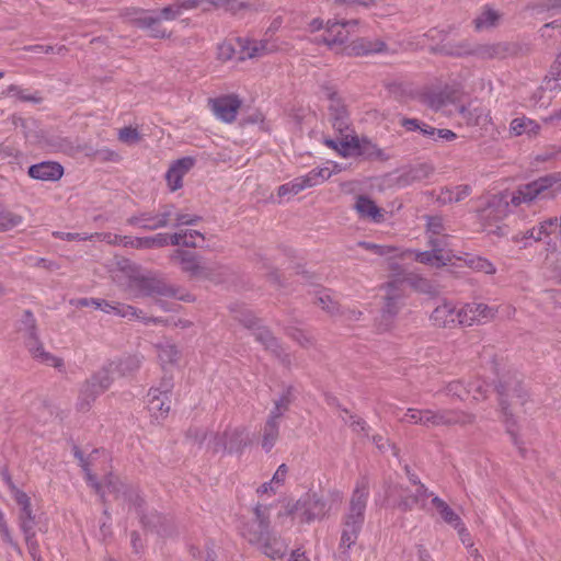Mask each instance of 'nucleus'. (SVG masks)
Segmentation results:
<instances>
[{
  "label": "nucleus",
  "instance_id": "1",
  "mask_svg": "<svg viewBox=\"0 0 561 561\" xmlns=\"http://www.w3.org/2000/svg\"><path fill=\"white\" fill-rule=\"evenodd\" d=\"M560 192L561 175L551 174L520 185L512 193L510 201L506 193L491 195L486 198L485 205L479 209L480 221L485 231L503 236V228L495 226L493 229V226L508 215L510 204L518 207L522 204H529L537 198H552Z\"/></svg>",
  "mask_w": 561,
  "mask_h": 561
},
{
  "label": "nucleus",
  "instance_id": "2",
  "mask_svg": "<svg viewBox=\"0 0 561 561\" xmlns=\"http://www.w3.org/2000/svg\"><path fill=\"white\" fill-rule=\"evenodd\" d=\"M492 369L496 376L494 380L500 396V407L506 420L515 421L528 411L530 396L523 385L517 371L505 362L494 359Z\"/></svg>",
  "mask_w": 561,
  "mask_h": 561
},
{
  "label": "nucleus",
  "instance_id": "3",
  "mask_svg": "<svg viewBox=\"0 0 561 561\" xmlns=\"http://www.w3.org/2000/svg\"><path fill=\"white\" fill-rule=\"evenodd\" d=\"M182 14L176 1L159 9L144 10L138 8L126 9L123 15L134 25L148 32L149 36L157 39H168L172 32L162 25L163 21L171 22Z\"/></svg>",
  "mask_w": 561,
  "mask_h": 561
},
{
  "label": "nucleus",
  "instance_id": "4",
  "mask_svg": "<svg viewBox=\"0 0 561 561\" xmlns=\"http://www.w3.org/2000/svg\"><path fill=\"white\" fill-rule=\"evenodd\" d=\"M251 443L249 430L239 424H227L204 433L202 444L213 454L240 455Z\"/></svg>",
  "mask_w": 561,
  "mask_h": 561
},
{
  "label": "nucleus",
  "instance_id": "5",
  "mask_svg": "<svg viewBox=\"0 0 561 561\" xmlns=\"http://www.w3.org/2000/svg\"><path fill=\"white\" fill-rule=\"evenodd\" d=\"M20 332L25 337L26 347L33 359L39 364L57 368H64V359L45 350L39 341L36 330V321L30 311H25L21 320Z\"/></svg>",
  "mask_w": 561,
  "mask_h": 561
},
{
  "label": "nucleus",
  "instance_id": "6",
  "mask_svg": "<svg viewBox=\"0 0 561 561\" xmlns=\"http://www.w3.org/2000/svg\"><path fill=\"white\" fill-rule=\"evenodd\" d=\"M128 287L136 297L141 296H164L173 297L182 301L192 302L195 300L194 296L190 293H180L178 288H174L156 277L145 275L136 272L129 278Z\"/></svg>",
  "mask_w": 561,
  "mask_h": 561
},
{
  "label": "nucleus",
  "instance_id": "7",
  "mask_svg": "<svg viewBox=\"0 0 561 561\" xmlns=\"http://www.w3.org/2000/svg\"><path fill=\"white\" fill-rule=\"evenodd\" d=\"M87 479L104 502L108 496H113L123 507L140 505L141 499L138 493L124 484L117 477L107 476L102 482H98L90 472H87Z\"/></svg>",
  "mask_w": 561,
  "mask_h": 561
},
{
  "label": "nucleus",
  "instance_id": "8",
  "mask_svg": "<svg viewBox=\"0 0 561 561\" xmlns=\"http://www.w3.org/2000/svg\"><path fill=\"white\" fill-rule=\"evenodd\" d=\"M358 22L352 21H331L325 24V34L322 35L321 42L336 54L346 55L345 48L350 44V38L357 30Z\"/></svg>",
  "mask_w": 561,
  "mask_h": 561
},
{
  "label": "nucleus",
  "instance_id": "9",
  "mask_svg": "<svg viewBox=\"0 0 561 561\" xmlns=\"http://www.w3.org/2000/svg\"><path fill=\"white\" fill-rule=\"evenodd\" d=\"M237 45L239 62L260 59L279 50L276 43L268 38L241 36L237 37Z\"/></svg>",
  "mask_w": 561,
  "mask_h": 561
},
{
  "label": "nucleus",
  "instance_id": "10",
  "mask_svg": "<svg viewBox=\"0 0 561 561\" xmlns=\"http://www.w3.org/2000/svg\"><path fill=\"white\" fill-rule=\"evenodd\" d=\"M2 479L5 482L12 499L19 507L20 528L35 526L36 515L31 496L13 482L9 472H2Z\"/></svg>",
  "mask_w": 561,
  "mask_h": 561
},
{
  "label": "nucleus",
  "instance_id": "11",
  "mask_svg": "<svg viewBox=\"0 0 561 561\" xmlns=\"http://www.w3.org/2000/svg\"><path fill=\"white\" fill-rule=\"evenodd\" d=\"M270 510L264 505H256L253 516L242 526V536L251 543L256 546L262 542L268 535Z\"/></svg>",
  "mask_w": 561,
  "mask_h": 561
},
{
  "label": "nucleus",
  "instance_id": "12",
  "mask_svg": "<svg viewBox=\"0 0 561 561\" xmlns=\"http://www.w3.org/2000/svg\"><path fill=\"white\" fill-rule=\"evenodd\" d=\"M173 389L171 378H163L158 387L148 392V410L157 420H163L170 412V394Z\"/></svg>",
  "mask_w": 561,
  "mask_h": 561
},
{
  "label": "nucleus",
  "instance_id": "13",
  "mask_svg": "<svg viewBox=\"0 0 561 561\" xmlns=\"http://www.w3.org/2000/svg\"><path fill=\"white\" fill-rule=\"evenodd\" d=\"M428 428L442 426H467L476 422V415L459 409L430 410Z\"/></svg>",
  "mask_w": 561,
  "mask_h": 561
},
{
  "label": "nucleus",
  "instance_id": "14",
  "mask_svg": "<svg viewBox=\"0 0 561 561\" xmlns=\"http://www.w3.org/2000/svg\"><path fill=\"white\" fill-rule=\"evenodd\" d=\"M431 250L428 251H412L408 250L405 254L413 255L415 261L432 267H443L451 263L453 255L443 247V240L438 238H431L428 240Z\"/></svg>",
  "mask_w": 561,
  "mask_h": 561
},
{
  "label": "nucleus",
  "instance_id": "15",
  "mask_svg": "<svg viewBox=\"0 0 561 561\" xmlns=\"http://www.w3.org/2000/svg\"><path fill=\"white\" fill-rule=\"evenodd\" d=\"M90 304L95 309H100L105 313H114L118 317L126 318L128 320H139L145 323L161 322L157 318L146 317L141 310H139L133 306L126 305V304L108 301L105 299H96V298L90 299Z\"/></svg>",
  "mask_w": 561,
  "mask_h": 561
},
{
  "label": "nucleus",
  "instance_id": "16",
  "mask_svg": "<svg viewBox=\"0 0 561 561\" xmlns=\"http://www.w3.org/2000/svg\"><path fill=\"white\" fill-rule=\"evenodd\" d=\"M369 496V485L365 479H362L356 483V486L350 499L348 511L344 516L343 520L354 522L355 524L362 525L365 519V511Z\"/></svg>",
  "mask_w": 561,
  "mask_h": 561
},
{
  "label": "nucleus",
  "instance_id": "17",
  "mask_svg": "<svg viewBox=\"0 0 561 561\" xmlns=\"http://www.w3.org/2000/svg\"><path fill=\"white\" fill-rule=\"evenodd\" d=\"M460 327H472L493 320L497 310L483 302H468L459 307Z\"/></svg>",
  "mask_w": 561,
  "mask_h": 561
},
{
  "label": "nucleus",
  "instance_id": "18",
  "mask_svg": "<svg viewBox=\"0 0 561 561\" xmlns=\"http://www.w3.org/2000/svg\"><path fill=\"white\" fill-rule=\"evenodd\" d=\"M430 320L436 328L454 329L460 327V310L453 301L443 300L432 311Z\"/></svg>",
  "mask_w": 561,
  "mask_h": 561
},
{
  "label": "nucleus",
  "instance_id": "19",
  "mask_svg": "<svg viewBox=\"0 0 561 561\" xmlns=\"http://www.w3.org/2000/svg\"><path fill=\"white\" fill-rule=\"evenodd\" d=\"M153 347L162 371L170 373L180 366L182 351L176 343L170 340H163L156 343Z\"/></svg>",
  "mask_w": 561,
  "mask_h": 561
},
{
  "label": "nucleus",
  "instance_id": "20",
  "mask_svg": "<svg viewBox=\"0 0 561 561\" xmlns=\"http://www.w3.org/2000/svg\"><path fill=\"white\" fill-rule=\"evenodd\" d=\"M170 260L191 277L197 278L198 275L207 273V270L204 267V261L196 253L176 249L170 255Z\"/></svg>",
  "mask_w": 561,
  "mask_h": 561
},
{
  "label": "nucleus",
  "instance_id": "21",
  "mask_svg": "<svg viewBox=\"0 0 561 561\" xmlns=\"http://www.w3.org/2000/svg\"><path fill=\"white\" fill-rule=\"evenodd\" d=\"M461 118L469 126L486 128L492 124L490 111L478 101H470L458 108Z\"/></svg>",
  "mask_w": 561,
  "mask_h": 561
},
{
  "label": "nucleus",
  "instance_id": "22",
  "mask_svg": "<svg viewBox=\"0 0 561 561\" xmlns=\"http://www.w3.org/2000/svg\"><path fill=\"white\" fill-rule=\"evenodd\" d=\"M195 160L191 157H184L173 161L164 175L168 188L176 192L183 186V178L194 167Z\"/></svg>",
  "mask_w": 561,
  "mask_h": 561
},
{
  "label": "nucleus",
  "instance_id": "23",
  "mask_svg": "<svg viewBox=\"0 0 561 561\" xmlns=\"http://www.w3.org/2000/svg\"><path fill=\"white\" fill-rule=\"evenodd\" d=\"M354 209L363 220L380 224L386 220V210L379 207L375 201L366 195H358L355 198Z\"/></svg>",
  "mask_w": 561,
  "mask_h": 561
},
{
  "label": "nucleus",
  "instance_id": "24",
  "mask_svg": "<svg viewBox=\"0 0 561 561\" xmlns=\"http://www.w3.org/2000/svg\"><path fill=\"white\" fill-rule=\"evenodd\" d=\"M346 56H365L370 54L388 53L387 44L379 38H356L347 44Z\"/></svg>",
  "mask_w": 561,
  "mask_h": 561
},
{
  "label": "nucleus",
  "instance_id": "25",
  "mask_svg": "<svg viewBox=\"0 0 561 561\" xmlns=\"http://www.w3.org/2000/svg\"><path fill=\"white\" fill-rule=\"evenodd\" d=\"M210 104L215 115L226 123H232L241 107V101L237 95L221 96L213 100Z\"/></svg>",
  "mask_w": 561,
  "mask_h": 561
},
{
  "label": "nucleus",
  "instance_id": "26",
  "mask_svg": "<svg viewBox=\"0 0 561 561\" xmlns=\"http://www.w3.org/2000/svg\"><path fill=\"white\" fill-rule=\"evenodd\" d=\"M27 174L34 180L57 182L64 175V167L55 161H43L31 165Z\"/></svg>",
  "mask_w": 561,
  "mask_h": 561
},
{
  "label": "nucleus",
  "instance_id": "27",
  "mask_svg": "<svg viewBox=\"0 0 561 561\" xmlns=\"http://www.w3.org/2000/svg\"><path fill=\"white\" fill-rule=\"evenodd\" d=\"M460 87L446 85L440 92L426 91L423 94V101L432 108L439 110L448 103H454L459 99Z\"/></svg>",
  "mask_w": 561,
  "mask_h": 561
},
{
  "label": "nucleus",
  "instance_id": "28",
  "mask_svg": "<svg viewBox=\"0 0 561 561\" xmlns=\"http://www.w3.org/2000/svg\"><path fill=\"white\" fill-rule=\"evenodd\" d=\"M325 515L324 504L320 501L309 502L307 506L300 502L295 505V518L300 523H311L323 518Z\"/></svg>",
  "mask_w": 561,
  "mask_h": 561
},
{
  "label": "nucleus",
  "instance_id": "29",
  "mask_svg": "<svg viewBox=\"0 0 561 561\" xmlns=\"http://www.w3.org/2000/svg\"><path fill=\"white\" fill-rule=\"evenodd\" d=\"M181 12L203 7L206 10L226 9L233 10L237 5L236 0H175Z\"/></svg>",
  "mask_w": 561,
  "mask_h": 561
},
{
  "label": "nucleus",
  "instance_id": "30",
  "mask_svg": "<svg viewBox=\"0 0 561 561\" xmlns=\"http://www.w3.org/2000/svg\"><path fill=\"white\" fill-rule=\"evenodd\" d=\"M433 496V493L430 492L424 484L417 483L414 492L402 496L398 503V507L402 511H411L415 506L424 508L427 499Z\"/></svg>",
  "mask_w": 561,
  "mask_h": 561
},
{
  "label": "nucleus",
  "instance_id": "31",
  "mask_svg": "<svg viewBox=\"0 0 561 561\" xmlns=\"http://www.w3.org/2000/svg\"><path fill=\"white\" fill-rule=\"evenodd\" d=\"M256 547L270 559L277 561L282 560L287 551V545L279 537L273 534L268 535Z\"/></svg>",
  "mask_w": 561,
  "mask_h": 561
},
{
  "label": "nucleus",
  "instance_id": "32",
  "mask_svg": "<svg viewBox=\"0 0 561 561\" xmlns=\"http://www.w3.org/2000/svg\"><path fill=\"white\" fill-rule=\"evenodd\" d=\"M288 471L289 469L285 463L278 466L272 479L257 488V494L268 496L276 494L284 486L288 477Z\"/></svg>",
  "mask_w": 561,
  "mask_h": 561
},
{
  "label": "nucleus",
  "instance_id": "33",
  "mask_svg": "<svg viewBox=\"0 0 561 561\" xmlns=\"http://www.w3.org/2000/svg\"><path fill=\"white\" fill-rule=\"evenodd\" d=\"M540 125L526 116L516 117L510 124V134L514 137L526 135L528 137H535L539 134Z\"/></svg>",
  "mask_w": 561,
  "mask_h": 561
},
{
  "label": "nucleus",
  "instance_id": "34",
  "mask_svg": "<svg viewBox=\"0 0 561 561\" xmlns=\"http://www.w3.org/2000/svg\"><path fill=\"white\" fill-rule=\"evenodd\" d=\"M383 289L386 291V302L382 312L385 316L392 318L400 309L399 299L401 297V290L396 282L386 283Z\"/></svg>",
  "mask_w": 561,
  "mask_h": 561
},
{
  "label": "nucleus",
  "instance_id": "35",
  "mask_svg": "<svg viewBox=\"0 0 561 561\" xmlns=\"http://www.w3.org/2000/svg\"><path fill=\"white\" fill-rule=\"evenodd\" d=\"M511 54V45L508 43L483 44L474 47L473 55L481 58H505Z\"/></svg>",
  "mask_w": 561,
  "mask_h": 561
},
{
  "label": "nucleus",
  "instance_id": "36",
  "mask_svg": "<svg viewBox=\"0 0 561 561\" xmlns=\"http://www.w3.org/2000/svg\"><path fill=\"white\" fill-rule=\"evenodd\" d=\"M144 363V356L140 354H128L113 363L114 368L121 376H131L137 373Z\"/></svg>",
  "mask_w": 561,
  "mask_h": 561
},
{
  "label": "nucleus",
  "instance_id": "37",
  "mask_svg": "<svg viewBox=\"0 0 561 561\" xmlns=\"http://www.w3.org/2000/svg\"><path fill=\"white\" fill-rule=\"evenodd\" d=\"M198 240L204 241V236L199 231L193 229H185L169 234V244L172 245L196 248L198 247Z\"/></svg>",
  "mask_w": 561,
  "mask_h": 561
},
{
  "label": "nucleus",
  "instance_id": "38",
  "mask_svg": "<svg viewBox=\"0 0 561 561\" xmlns=\"http://www.w3.org/2000/svg\"><path fill=\"white\" fill-rule=\"evenodd\" d=\"M471 193L469 185H457L454 187H444L437 195V202L443 205L459 203L463 201Z\"/></svg>",
  "mask_w": 561,
  "mask_h": 561
},
{
  "label": "nucleus",
  "instance_id": "39",
  "mask_svg": "<svg viewBox=\"0 0 561 561\" xmlns=\"http://www.w3.org/2000/svg\"><path fill=\"white\" fill-rule=\"evenodd\" d=\"M259 341L267 351L272 352L275 356L285 359L288 357L285 348L280 345L277 339L267 329H261L255 334Z\"/></svg>",
  "mask_w": 561,
  "mask_h": 561
},
{
  "label": "nucleus",
  "instance_id": "40",
  "mask_svg": "<svg viewBox=\"0 0 561 561\" xmlns=\"http://www.w3.org/2000/svg\"><path fill=\"white\" fill-rule=\"evenodd\" d=\"M502 20V13L493 8H484L479 15L474 19V27L478 31L490 30L500 24Z\"/></svg>",
  "mask_w": 561,
  "mask_h": 561
},
{
  "label": "nucleus",
  "instance_id": "41",
  "mask_svg": "<svg viewBox=\"0 0 561 561\" xmlns=\"http://www.w3.org/2000/svg\"><path fill=\"white\" fill-rule=\"evenodd\" d=\"M439 50L446 55L465 56L473 55L474 47L466 39L450 38L442 44Z\"/></svg>",
  "mask_w": 561,
  "mask_h": 561
},
{
  "label": "nucleus",
  "instance_id": "42",
  "mask_svg": "<svg viewBox=\"0 0 561 561\" xmlns=\"http://www.w3.org/2000/svg\"><path fill=\"white\" fill-rule=\"evenodd\" d=\"M24 222L21 214L0 203V232L13 230Z\"/></svg>",
  "mask_w": 561,
  "mask_h": 561
},
{
  "label": "nucleus",
  "instance_id": "43",
  "mask_svg": "<svg viewBox=\"0 0 561 561\" xmlns=\"http://www.w3.org/2000/svg\"><path fill=\"white\" fill-rule=\"evenodd\" d=\"M148 221L144 222V229L146 230H157L159 228H163L168 226L170 219L173 216V207L172 206H164L161 211L153 214V213H146Z\"/></svg>",
  "mask_w": 561,
  "mask_h": 561
},
{
  "label": "nucleus",
  "instance_id": "44",
  "mask_svg": "<svg viewBox=\"0 0 561 561\" xmlns=\"http://www.w3.org/2000/svg\"><path fill=\"white\" fill-rule=\"evenodd\" d=\"M362 527V525L355 524L354 522L350 523L343 520L340 549L348 550L352 548L358 539Z\"/></svg>",
  "mask_w": 561,
  "mask_h": 561
},
{
  "label": "nucleus",
  "instance_id": "45",
  "mask_svg": "<svg viewBox=\"0 0 561 561\" xmlns=\"http://www.w3.org/2000/svg\"><path fill=\"white\" fill-rule=\"evenodd\" d=\"M169 244V234L159 233L153 237L130 238L129 247L134 249L162 248Z\"/></svg>",
  "mask_w": 561,
  "mask_h": 561
},
{
  "label": "nucleus",
  "instance_id": "46",
  "mask_svg": "<svg viewBox=\"0 0 561 561\" xmlns=\"http://www.w3.org/2000/svg\"><path fill=\"white\" fill-rule=\"evenodd\" d=\"M432 504L440 515V517L450 526H459L461 523L460 516L440 497L433 496Z\"/></svg>",
  "mask_w": 561,
  "mask_h": 561
},
{
  "label": "nucleus",
  "instance_id": "47",
  "mask_svg": "<svg viewBox=\"0 0 561 561\" xmlns=\"http://www.w3.org/2000/svg\"><path fill=\"white\" fill-rule=\"evenodd\" d=\"M336 172L335 170L330 169L329 167L318 168L311 170L306 175L300 176L306 188H310L317 185L324 183L329 180L332 174Z\"/></svg>",
  "mask_w": 561,
  "mask_h": 561
},
{
  "label": "nucleus",
  "instance_id": "48",
  "mask_svg": "<svg viewBox=\"0 0 561 561\" xmlns=\"http://www.w3.org/2000/svg\"><path fill=\"white\" fill-rule=\"evenodd\" d=\"M432 173H433V168L431 165L419 164V165L411 168L407 172H404L400 176V182L404 185H409L414 182H420V181H423V180L430 178V175Z\"/></svg>",
  "mask_w": 561,
  "mask_h": 561
},
{
  "label": "nucleus",
  "instance_id": "49",
  "mask_svg": "<svg viewBox=\"0 0 561 561\" xmlns=\"http://www.w3.org/2000/svg\"><path fill=\"white\" fill-rule=\"evenodd\" d=\"M112 381L113 379L108 375L98 373L85 381V383L83 385V389L84 391H91L95 397L96 394L108 389L110 386L112 385Z\"/></svg>",
  "mask_w": 561,
  "mask_h": 561
},
{
  "label": "nucleus",
  "instance_id": "50",
  "mask_svg": "<svg viewBox=\"0 0 561 561\" xmlns=\"http://www.w3.org/2000/svg\"><path fill=\"white\" fill-rule=\"evenodd\" d=\"M216 57L221 62L238 60L237 38L220 42L216 48Z\"/></svg>",
  "mask_w": 561,
  "mask_h": 561
},
{
  "label": "nucleus",
  "instance_id": "51",
  "mask_svg": "<svg viewBox=\"0 0 561 561\" xmlns=\"http://www.w3.org/2000/svg\"><path fill=\"white\" fill-rule=\"evenodd\" d=\"M320 94L329 102V108L334 112L336 118H342L345 114V107L335 89L327 85L322 87Z\"/></svg>",
  "mask_w": 561,
  "mask_h": 561
},
{
  "label": "nucleus",
  "instance_id": "52",
  "mask_svg": "<svg viewBox=\"0 0 561 561\" xmlns=\"http://www.w3.org/2000/svg\"><path fill=\"white\" fill-rule=\"evenodd\" d=\"M279 435L278 421L268 419L262 435V448L270 451L276 444Z\"/></svg>",
  "mask_w": 561,
  "mask_h": 561
},
{
  "label": "nucleus",
  "instance_id": "53",
  "mask_svg": "<svg viewBox=\"0 0 561 561\" xmlns=\"http://www.w3.org/2000/svg\"><path fill=\"white\" fill-rule=\"evenodd\" d=\"M471 398L474 402L484 401L488 398L486 383L480 378H470L467 380V399Z\"/></svg>",
  "mask_w": 561,
  "mask_h": 561
},
{
  "label": "nucleus",
  "instance_id": "54",
  "mask_svg": "<svg viewBox=\"0 0 561 561\" xmlns=\"http://www.w3.org/2000/svg\"><path fill=\"white\" fill-rule=\"evenodd\" d=\"M306 190L304 182L300 176L294 179L293 181L285 183L277 188V197L278 203H282L284 199H288L291 196H295Z\"/></svg>",
  "mask_w": 561,
  "mask_h": 561
},
{
  "label": "nucleus",
  "instance_id": "55",
  "mask_svg": "<svg viewBox=\"0 0 561 561\" xmlns=\"http://www.w3.org/2000/svg\"><path fill=\"white\" fill-rule=\"evenodd\" d=\"M204 267L207 270V273L205 275H198L197 278L199 279H207L219 284L225 282L229 275L228 270L219 264L204 262Z\"/></svg>",
  "mask_w": 561,
  "mask_h": 561
},
{
  "label": "nucleus",
  "instance_id": "56",
  "mask_svg": "<svg viewBox=\"0 0 561 561\" xmlns=\"http://www.w3.org/2000/svg\"><path fill=\"white\" fill-rule=\"evenodd\" d=\"M430 409L409 408L401 419V422L409 424H419L428 428Z\"/></svg>",
  "mask_w": 561,
  "mask_h": 561
},
{
  "label": "nucleus",
  "instance_id": "57",
  "mask_svg": "<svg viewBox=\"0 0 561 561\" xmlns=\"http://www.w3.org/2000/svg\"><path fill=\"white\" fill-rule=\"evenodd\" d=\"M466 265L476 272L493 275L496 268L492 262L481 256H470L466 260Z\"/></svg>",
  "mask_w": 561,
  "mask_h": 561
},
{
  "label": "nucleus",
  "instance_id": "58",
  "mask_svg": "<svg viewBox=\"0 0 561 561\" xmlns=\"http://www.w3.org/2000/svg\"><path fill=\"white\" fill-rule=\"evenodd\" d=\"M293 398L290 391L282 393V396L275 400L274 409L271 412L270 419L278 421L282 415L289 409Z\"/></svg>",
  "mask_w": 561,
  "mask_h": 561
},
{
  "label": "nucleus",
  "instance_id": "59",
  "mask_svg": "<svg viewBox=\"0 0 561 561\" xmlns=\"http://www.w3.org/2000/svg\"><path fill=\"white\" fill-rule=\"evenodd\" d=\"M91 236H94L93 239L106 242L107 244H111V245L129 247V242H130V237L112 233V232H101V233L96 232V233H92Z\"/></svg>",
  "mask_w": 561,
  "mask_h": 561
},
{
  "label": "nucleus",
  "instance_id": "60",
  "mask_svg": "<svg viewBox=\"0 0 561 561\" xmlns=\"http://www.w3.org/2000/svg\"><path fill=\"white\" fill-rule=\"evenodd\" d=\"M445 390L447 396L463 401L467 399V380H453L447 383Z\"/></svg>",
  "mask_w": 561,
  "mask_h": 561
},
{
  "label": "nucleus",
  "instance_id": "61",
  "mask_svg": "<svg viewBox=\"0 0 561 561\" xmlns=\"http://www.w3.org/2000/svg\"><path fill=\"white\" fill-rule=\"evenodd\" d=\"M558 218H549L540 224L538 227V232L535 233V229L528 230L526 232L527 238H534L535 240H540L543 234H549L552 232L553 228L558 226Z\"/></svg>",
  "mask_w": 561,
  "mask_h": 561
},
{
  "label": "nucleus",
  "instance_id": "62",
  "mask_svg": "<svg viewBox=\"0 0 561 561\" xmlns=\"http://www.w3.org/2000/svg\"><path fill=\"white\" fill-rule=\"evenodd\" d=\"M142 139L137 128L124 127L118 130V140L125 145L133 146Z\"/></svg>",
  "mask_w": 561,
  "mask_h": 561
},
{
  "label": "nucleus",
  "instance_id": "63",
  "mask_svg": "<svg viewBox=\"0 0 561 561\" xmlns=\"http://www.w3.org/2000/svg\"><path fill=\"white\" fill-rule=\"evenodd\" d=\"M444 228L443 218L438 216H427L426 217V232L428 234V240L431 238H436L442 234Z\"/></svg>",
  "mask_w": 561,
  "mask_h": 561
},
{
  "label": "nucleus",
  "instance_id": "64",
  "mask_svg": "<svg viewBox=\"0 0 561 561\" xmlns=\"http://www.w3.org/2000/svg\"><path fill=\"white\" fill-rule=\"evenodd\" d=\"M34 527L35 526L24 527V528H21V530L24 535V539H25L27 549H28L31 556L33 557V559L35 560L39 546L36 540V533H35Z\"/></svg>",
  "mask_w": 561,
  "mask_h": 561
}]
</instances>
